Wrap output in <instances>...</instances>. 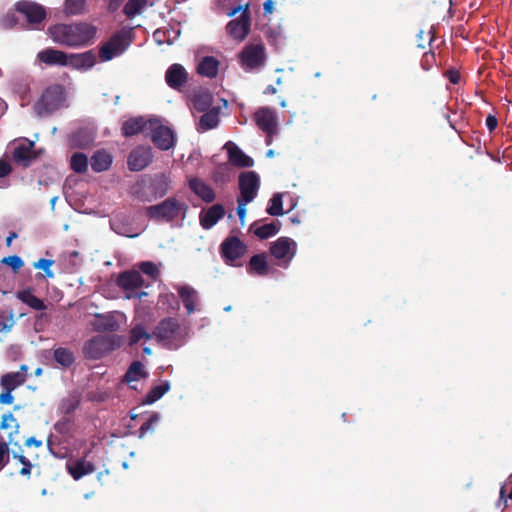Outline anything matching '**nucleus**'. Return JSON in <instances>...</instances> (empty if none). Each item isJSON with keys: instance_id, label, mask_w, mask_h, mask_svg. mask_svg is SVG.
Returning <instances> with one entry per match:
<instances>
[{"instance_id": "nucleus-21", "label": "nucleus", "mask_w": 512, "mask_h": 512, "mask_svg": "<svg viewBox=\"0 0 512 512\" xmlns=\"http://www.w3.org/2000/svg\"><path fill=\"white\" fill-rule=\"evenodd\" d=\"M225 215V209L221 204H214L207 210H203L199 215L201 226L208 230L211 229Z\"/></svg>"}, {"instance_id": "nucleus-39", "label": "nucleus", "mask_w": 512, "mask_h": 512, "mask_svg": "<svg viewBox=\"0 0 512 512\" xmlns=\"http://www.w3.org/2000/svg\"><path fill=\"white\" fill-rule=\"evenodd\" d=\"M157 119H145L144 117H130V135L151 130V123Z\"/></svg>"}, {"instance_id": "nucleus-51", "label": "nucleus", "mask_w": 512, "mask_h": 512, "mask_svg": "<svg viewBox=\"0 0 512 512\" xmlns=\"http://www.w3.org/2000/svg\"><path fill=\"white\" fill-rule=\"evenodd\" d=\"M150 334L146 332V330L141 326H135L130 329V345L138 342L141 339H150Z\"/></svg>"}, {"instance_id": "nucleus-44", "label": "nucleus", "mask_w": 512, "mask_h": 512, "mask_svg": "<svg viewBox=\"0 0 512 512\" xmlns=\"http://www.w3.org/2000/svg\"><path fill=\"white\" fill-rule=\"evenodd\" d=\"M267 213L271 216H280L283 215V202L282 195L277 193L274 194L270 199V204L266 209Z\"/></svg>"}, {"instance_id": "nucleus-40", "label": "nucleus", "mask_w": 512, "mask_h": 512, "mask_svg": "<svg viewBox=\"0 0 512 512\" xmlns=\"http://www.w3.org/2000/svg\"><path fill=\"white\" fill-rule=\"evenodd\" d=\"M231 169L228 163H222L215 167L212 179L217 184H225L230 180Z\"/></svg>"}, {"instance_id": "nucleus-38", "label": "nucleus", "mask_w": 512, "mask_h": 512, "mask_svg": "<svg viewBox=\"0 0 512 512\" xmlns=\"http://www.w3.org/2000/svg\"><path fill=\"white\" fill-rule=\"evenodd\" d=\"M54 359L62 367H70L75 360L73 352L68 348L59 347L54 350Z\"/></svg>"}, {"instance_id": "nucleus-27", "label": "nucleus", "mask_w": 512, "mask_h": 512, "mask_svg": "<svg viewBox=\"0 0 512 512\" xmlns=\"http://www.w3.org/2000/svg\"><path fill=\"white\" fill-rule=\"evenodd\" d=\"M95 133L92 129H79L70 137V145L72 147L85 148L93 143Z\"/></svg>"}, {"instance_id": "nucleus-42", "label": "nucleus", "mask_w": 512, "mask_h": 512, "mask_svg": "<svg viewBox=\"0 0 512 512\" xmlns=\"http://www.w3.org/2000/svg\"><path fill=\"white\" fill-rule=\"evenodd\" d=\"M212 102V96L208 92L196 94L193 98L195 109L201 112L206 111L211 106Z\"/></svg>"}, {"instance_id": "nucleus-52", "label": "nucleus", "mask_w": 512, "mask_h": 512, "mask_svg": "<svg viewBox=\"0 0 512 512\" xmlns=\"http://www.w3.org/2000/svg\"><path fill=\"white\" fill-rule=\"evenodd\" d=\"M16 23H17L16 13H15V11H12V10L8 11L1 19V25L6 29L12 28L13 26L16 25Z\"/></svg>"}, {"instance_id": "nucleus-57", "label": "nucleus", "mask_w": 512, "mask_h": 512, "mask_svg": "<svg viewBox=\"0 0 512 512\" xmlns=\"http://www.w3.org/2000/svg\"><path fill=\"white\" fill-rule=\"evenodd\" d=\"M485 123H486V126H487L488 130L490 132H493L497 128L498 120H497V118L494 115L489 114L486 117Z\"/></svg>"}, {"instance_id": "nucleus-30", "label": "nucleus", "mask_w": 512, "mask_h": 512, "mask_svg": "<svg viewBox=\"0 0 512 512\" xmlns=\"http://www.w3.org/2000/svg\"><path fill=\"white\" fill-rule=\"evenodd\" d=\"M258 222H254L250 226V231L261 240L268 239L274 235H276L280 230V223H267L261 226H257Z\"/></svg>"}, {"instance_id": "nucleus-53", "label": "nucleus", "mask_w": 512, "mask_h": 512, "mask_svg": "<svg viewBox=\"0 0 512 512\" xmlns=\"http://www.w3.org/2000/svg\"><path fill=\"white\" fill-rule=\"evenodd\" d=\"M9 461V447L7 443L0 441V470H2Z\"/></svg>"}, {"instance_id": "nucleus-31", "label": "nucleus", "mask_w": 512, "mask_h": 512, "mask_svg": "<svg viewBox=\"0 0 512 512\" xmlns=\"http://www.w3.org/2000/svg\"><path fill=\"white\" fill-rule=\"evenodd\" d=\"M247 271L249 274L267 275L268 264L266 255L264 253L253 255L248 263Z\"/></svg>"}, {"instance_id": "nucleus-15", "label": "nucleus", "mask_w": 512, "mask_h": 512, "mask_svg": "<svg viewBox=\"0 0 512 512\" xmlns=\"http://www.w3.org/2000/svg\"><path fill=\"white\" fill-rule=\"evenodd\" d=\"M96 63L97 55L89 50L82 53H67L65 67L85 72L92 69Z\"/></svg>"}, {"instance_id": "nucleus-50", "label": "nucleus", "mask_w": 512, "mask_h": 512, "mask_svg": "<svg viewBox=\"0 0 512 512\" xmlns=\"http://www.w3.org/2000/svg\"><path fill=\"white\" fill-rule=\"evenodd\" d=\"M1 262L3 264H6L7 266L11 267V269L15 273L18 272L24 266V261L18 255H11L8 257H4L1 260Z\"/></svg>"}, {"instance_id": "nucleus-24", "label": "nucleus", "mask_w": 512, "mask_h": 512, "mask_svg": "<svg viewBox=\"0 0 512 512\" xmlns=\"http://www.w3.org/2000/svg\"><path fill=\"white\" fill-rule=\"evenodd\" d=\"M27 366L22 365L19 371L10 372L1 377V386L3 390H14L22 385L26 380Z\"/></svg>"}, {"instance_id": "nucleus-13", "label": "nucleus", "mask_w": 512, "mask_h": 512, "mask_svg": "<svg viewBox=\"0 0 512 512\" xmlns=\"http://www.w3.org/2000/svg\"><path fill=\"white\" fill-rule=\"evenodd\" d=\"M260 187V179L255 171L242 172L239 175L240 197L246 202H251L257 196Z\"/></svg>"}, {"instance_id": "nucleus-7", "label": "nucleus", "mask_w": 512, "mask_h": 512, "mask_svg": "<svg viewBox=\"0 0 512 512\" xmlns=\"http://www.w3.org/2000/svg\"><path fill=\"white\" fill-rule=\"evenodd\" d=\"M128 42V31L123 28L110 37L108 41L100 45L99 58L107 62L124 53Z\"/></svg>"}, {"instance_id": "nucleus-64", "label": "nucleus", "mask_w": 512, "mask_h": 512, "mask_svg": "<svg viewBox=\"0 0 512 512\" xmlns=\"http://www.w3.org/2000/svg\"><path fill=\"white\" fill-rule=\"evenodd\" d=\"M263 8H264L265 13H272L273 8H274L273 1L272 0L265 1L263 4Z\"/></svg>"}, {"instance_id": "nucleus-12", "label": "nucleus", "mask_w": 512, "mask_h": 512, "mask_svg": "<svg viewBox=\"0 0 512 512\" xmlns=\"http://www.w3.org/2000/svg\"><path fill=\"white\" fill-rule=\"evenodd\" d=\"M153 161L154 152L149 144H140L130 150V171H142Z\"/></svg>"}, {"instance_id": "nucleus-3", "label": "nucleus", "mask_w": 512, "mask_h": 512, "mask_svg": "<svg viewBox=\"0 0 512 512\" xmlns=\"http://www.w3.org/2000/svg\"><path fill=\"white\" fill-rule=\"evenodd\" d=\"M188 206L177 200L175 197H169L159 204L151 205L145 208V215L157 222H171L185 213Z\"/></svg>"}, {"instance_id": "nucleus-5", "label": "nucleus", "mask_w": 512, "mask_h": 512, "mask_svg": "<svg viewBox=\"0 0 512 512\" xmlns=\"http://www.w3.org/2000/svg\"><path fill=\"white\" fill-rule=\"evenodd\" d=\"M238 12H241L239 18L233 19L228 22L226 26L227 33L237 41H243L250 32L251 17L249 6H237L228 12V16H234Z\"/></svg>"}, {"instance_id": "nucleus-26", "label": "nucleus", "mask_w": 512, "mask_h": 512, "mask_svg": "<svg viewBox=\"0 0 512 512\" xmlns=\"http://www.w3.org/2000/svg\"><path fill=\"white\" fill-rule=\"evenodd\" d=\"M219 61L213 56L203 57L197 65L196 72L203 77L213 79L219 70Z\"/></svg>"}, {"instance_id": "nucleus-19", "label": "nucleus", "mask_w": 512, "mask_h": 512, "mask_svg": "<svg viewBox=\"0 0 512 512\" xmlns=\"http://www.w3.org/2000/svg\"><path fill=\"white\" fill-rule=\"evenodd\" d=\"M257 126L265 133L276 134L277 117L270 108L263 107L256 111L254 115Z\"/></svg>"}, {"instance_id": "nucleus-1", "label": "nucleus", "mask_w": 512, "mask_h": 512, "mask_svg": "<svg viewBox=\"0 0 512 512\" xmlns=\"http://www.w3.org/2000/svg\"><path fill=\"white\" fill-rule=\"evenodd\" d=\"M96 34L97 27L84 21L58 23L47 29V35L55 44L68 48L86 47L94 41Z\"/></svg>"}, {"instance_id": "nucleus-47", "label": "nucleus", "mask_w": 512, "mask_h": 512, "mask_svg": "<svg viewBox=\"0 0 512 512\" xmlns=\"http://www.w3.org/2000/svg\"><path fill=\"white\" fill-rule=\"evenodd\" d=\"M152 2L149 0H130V20L138 14H141L144 9Z\"/></svg>"}, {"instance_id": "nucleus-22", "label": "nucleus", "mask_w": 512, "mask_h": 512, "mask_svg": "<svg viewBox=\"0 0 512 512\" xmlns=\"http://www.w3.org/2000/svg\"><path fill=\"white\" fill-rule=\"evenodd\" d=\"M179 330V323L175 318H165L156 326L154 335L159 341L171 340Z\"/></svg>"}, {"instance_id": "nucleus-16", "label": "nucleus", "mask_w": 512, "mask_h": 512, "mask_svg": "<svg viewBox=\"0 0 512 512\" xmlns=\"http://www.w3.org/2000/svg\"><path fill=\"white\" fill-rule=\"evenodd\" d=\"M189 74L183 65L174 63L165 73L166 84L173 90L181 91L187 84Z\"/></svg>"}, {"instance_id": "nucleus-59", "label": "nucleus", "mask_w": 512, "mask_h": 512, "mask_svg": "<svg viewBox=\"0 0 512 512\" xmlns=\"http://www.w3.org/2000/svg\"><path fill=\"white\" fill-rule=\"evenodd\" d=\"M118 285L122 287L125 291L128 290V272L124 271L118 277Z\"/></svg>"}, {"instance_id": "nucleus-11", "label": "nucleus", "mask_w": 512, "mask_h": 512, "mask_svg": "<svg viewBox=\"0 0 512 512\" xmlns=\"http://www.w3.org/2000/svg\"><path fill=\"white\" fill-rule=\"evenodd\" d=\"M16 11L23 15L33 29H39V24L45 19L46 12L43 6L30 1H20L15 5Z\"/></svg>"}, {"instance_id": "nucleus-48", "label": "nucleus", "mask_w": 512, "mask_h": 512, "mask_svg": "<svg viewBox=\"0 0 512 512\" xmlns=\"http://www.w3.org/2000/svg\"><path fill=\"white\" fill-rule=\"evenodd\" d=\"M158 420H159L158 413H155V412L152 413L149 416V418L139 428V430H138V437L139 438H143L147 432L152 431L153 430V428H152L153 424L158 422Z\"/></svg>"}, {"instance_id": "nucleus-41", "label": "nucleus", "mask_w": 512, "mask_h": 512, "mask_svg": "<svg viewBox=\"0 0 512 512\" xmlns=\"http://www.w3.org/2000/svg\"><path fill=\"white\" fill-rule=\"evenodd\" d=\"M139 273L145 274L151 281H156L160 276V271L155 263L143 261L135 265Z\"/></svg>"}, {"instance_id": "nucleus-18", "label": "nucleus", "mask_w": 512, "mask_h": 512, "mask_svg": "<svg viewBox=\"0 0 512 512\" xmlns=\"http://www.w3.org/2000/svg\"><path fill=\"white\" fill-rule=\"evenodd\" d=\"M296 243L288 237H280L270 246V253L276 259L290 261L295 254Z\"/></svg>"}, {"instance_id": "nucleus-55", "label": "nucleus", "mask_w": 512, "mask_h": 512, "mask_svg": "<svg viewBox=\"0 0 512 512\" xmlns=\"http://www.w3.org/2000/svg\"><path fill=\"white\" fill-rule=\"evenodd\" d=\"M444 77L447 78L452 84H458L460 81V73L455 68H450L444 72Z\"/></svg>"}, {"instance_id": "nucleus-63", "label": "nucleus", "mask_w": 512, "mask_h": 512, "mask_svg": "<svg viewBox=\"0 0 512 512\" xmlns=\"http://www.w3.org/2000/svg\"><path fill=\"white\" fill-rule=\"evenodd\" d=\"M25 445L27 447H40L42 445V442L40 440H37L35 437H30L26 440Z\"/></svg>"}, {"instance_id": "nucleus-25", "label": "nucleus", "mask_w": 512, "mask_h": 512, "mask_svg": "<svg viewBox=\"0 0 512 512\" xmlns=\"http://www.w3.org/2000/svg\"><path fill=\"white\" fill-rule=\"evenodd\" d=\"M177 291L187 314L194 313L199 300L197 291L189 285L180 286Z\"/></svg>"}, {"instance_id": "nucleus-37", "label": "nucleus", "mask_w": 512, "mask_h": 512, "mask_svg": "<svg viewBox=\"0 0 512 512\" xmlns=\"http://www.w3.org/2000/svg\"><path fill=\"white\" fill-rule=\"evenodd\" d=\"M87 0H65L64 13L67 16L81 15L86 12Z\"/></svg>"}, {"instance_id": "nucleus-20", "label": "nucleus", "mask_w": 512, "mask_h": 512, "mask_svg": "<svg viewBox=\"0 0 512 512\" xmlns=\"http://www.w3.org/2000/svg\"><path fill=\"white\" fill-rule=\"evenodd\" d=\"M224 147L227 150L229 162L234 166L240 168L253 166V159L246 155L235 143L229 141Z\"/></svg>"}, {"instance_id": "nucleus-17", "label": "nucleus", "mask_w": 512, "mask_h": 512, "mask_svg": "<svg viewBox=\"0 0 512 512\" xmlns=\"http://www.w3.org/2000/svg\"><path fill=\"white\" fill-rule=\"evenodd\" d=\"M67 52L47 47L36 54L35 64H44L46 66L65 67Z\"/></svg>"}, {"instance_id": "nucleus-49", "label": "nucleus", "mask_w": 512, "mask_h": 512, "mask_svg": "<svg viewBox=\"0 0 512 512\" xmlns=\"http://www.w3.org/2000/svg\"><path fill=\"white\" fill-rule=\"evenodd\" d=\"M0 429H14L15 433L18 432L19 425L12 413H6L2 415Z\"/></svg>"}, {"instance_id": "nucleus-10", "label": "nucleus", "mask_w": 512, "mask_h": 512, "mask_svg": "<svg viewBox=\"0 0 512 512\" xmlns=\"http://www.w3.org/2000/svg\"><path fill=\"white\" fill-rule=\"evenodd\" d=\"M247 251L246 244L237 236L227 237L220 245V254L226 264L236 266V261Z\"/></svg>"}, {"instance_id": "nucleus-33", "label": "nucleus", "mask_w": 512, "mask_h": 512, "mask_svg": "<svg viewBox=\"0 0 512 512\" xmlns=\"http://www.w3.org/2000/svg\"><path fill=\"white\" fill-rule=\"evenodd\" d=\"M67 468L69 473L75 480H78L81 477L90 474L94 471V466L84 459L77 460L74 463L68 464Z\"/></svg>"}, {"instance_id": "nucleus-56", "label": "nucleus", "mask_w": 512, "mask_h": 512, "mask_svg": "<svg viewBox=\"0 0 512 512\" xmlns=\"http://www.w3.org/2000/svg\"><path fill=\"white\" fill-rule=\"evenodd\" d=\"M249 202H246L244 199L238 198L237 199V215L240 219V221L243 223L245 215H246V205Z\"/></svg>"}, {"instance_id": "nucleus-8", "label": "nucleus", "mask_w": 512, "mask_h": 512, "mask_svg": "<svg viewBox=\"0 0 512 512\" xmlns=\"http://www.w3.org/2000/svg\"><path fill=\"white\" fill-rule=\"evenodd\" d=\"M150 138L154 145L162 151L170 150L176 144V136L173 130L162 125L158 119L151 123Z\"/></svg>"}, {"instance_id": "nucleus-32", "label": "nucleus", "mask_w": 512, "mask_h": 512, "mask_svg": "<svg viewBox=\"0 0 512 512\" xmlns=\"http://www.w3.org/2000/svg\"><path fill=\"white\" fill-rule=\"evenodd\" d=\"M144 285V279L137 269H130V299H141L148 296L145 291L138 292L137 288Z\"/></svg>"}, {"instance_id": "nucleus-23", "label": "nucleus", "mask_w": 512, "mask_h": 512, "mask_svg": "<svg viewBox=\"0 0 512 512\" xmlns=\"http://www.w3.org/2000/svg\"><path fill=\"white\" fill-rule=\"evenodd\" d=\"M189 188L195 195L206 203H211L216 198L213 188L198 177H194L189 180Z\"/></svg>"}, {"instance_id": "nucleus-6", "label": "nucleus", "mask_w": 512, "mask_h": 512, "mask_svg": "<svg viewBox=\"0 0 512 512\" xmlns=\"http://www.w3.org/2000/svg\"><path fill=\"white\" fill-rule=\"evenodd\" d=\"M266 51L262 43L248 44L239 54V62L241 67L247 71L259 70L265 65Z\"/></svg>"}, {"instance_id": "nucleus-54", "label": "nucleus", "mask_w": 512, "mask_h": 512, "mask_svg": "<svg viewBox=\"0 0 512 512\" xmlns=\"http://www.w3.org/2000/svg\"><path fill=\"white\" fill-rule=\"evenodd\" d=\"M111 228L120 235L127 236L128 233V226L124 223H121L118 218H114L110 222Z\"/></svg>"}, {"instance_id": "nucleus-58", "label": "nucleus", "mask_w": 512, "mask_h": 512, "mask_svg": "<svg viewBox=\"0 0 512 512\" xmlns=\"http://www.w3.org/2000/svg\"><path fill=\"white\" fill-rule=\"evenodd\" d=\"M13 400L12 390H4V392L0 394V403L2 404H11Z\"/></svg>"}, {"instance_id": "nucleus-14", "label": "nucleus", "mask_w": 512, "mask_h": 512, "mask_svg": "<svg viewBox=\"0 0 512 512\" xmlns=\"http://www.w3.org/2000/svg\"><path fill=\"white\" fill-rule=\"evenodd\" d=\"M113 348V340L108 336H95L88 340L84 347L83 352L87 358L99 359Z\"/></svg>"}, {"instance_id": "nucleus-60", "label": "nucleus", "mask_w": 512, "mask_h": 512, "mask_svg": "<svg viewBox=\"0 0 512 512\" xmlns=\"http://www.w3.org/2000/svg\"><path fill=\"white\" fill-rule=\"evenodd\" d=\"M11 172V165L6 161H0V177H5Z\"/></svg>"}, {"instance_id": "nucleus-61", "label": "nucleus", "mask_w": 512, "mask_h": 512, "mask_svg": "<svg viewBox=\"0 0 512 512\" xmlns=\"http://www.w3.org/2000/svg\"><path fill=\"white\" fill-rule=\"evenodd\" d=\"M20 461L24 464V467L20 470L21 475H29L31 471V464L26 460L24 456H20Z\"/></svg>"}, {"instance_id": "nucleus-45", "label": "nucleus", "mask_w": 512, "mask_h": 512, "mask_svg": "<svg viewBox=\"0 0 512 512\" xmlns=\"http://www.w3.org/2000/svg\"><path fill=\"white\" fill-rule=\"evenodd\" d=\"M148 373L144 369V365L140 361L130 363V383L141 378H146Z\"/></svg>"}, {"instance_id": "nucleus-9", "label": "nucleus", "mask_w": 512, "mask_h": 512, "mask_svg": "<svg viewBox=\"0 0 512 512\" xmlns=\"http://www.w3.org/2000/svg\"><path fill=\"white\" fill-rule=\"evenodd\" d=\"M34 145L35 142L27 138H19L12 141L10 146L13 149V160L21 166L28 167L37 158Z\"/></svg>"}, {"instance_id": "nucleus-28", "label": "nucleus", "mask_w": 512, "mask_h": 512, "mask_svg": "<svg viewBox=\"0 0 512 512\" xmlns=\"http://www.w3.org/2000/svg\"><path fill=\"white\" fill-rule=\"evenodd\" d=\"M89 325L97 331L116 330L118 329V322L115 315H96V317L89 323Z\"/></svg>"}, {"instance_id": "nucleus-62", "label": "nucleus", "mask_w": 512, "mask_h": 512, "mask_svg": "<svg viewBox=\"0 0 512 512\" xmlns=\"http://www.w3.org/2000/svg\"><path fill=\"white\" fill-rule=\"evenodd\" d=\"M124 0H110L108 9L110 12H115L119 9Z\"/></svg>"}, {"instance_id": "nucleus-35", "label": "nucleus", "mask_w": 512, "mask_h": 512, "mask_svg": "<svg viewBox=\"0 0 512 512\" xmlns=\"http://www.w3.org/2000/svg\"><path fill=\"white\" fill-rule=\"evenodd\" d=\"M17 298L35 310L42 311L46 309L44 302L33 295L29 289L19 291L17 293Z\"/></svg>"}, {"instance_id": "nucleus-2", "label": "nucleus", "mask_w": 512, "mask_h": 512, "mask_svg": "<svg viewBox=\"0 0 512 512\" xmlns=\"http://www.w3.org/2000/svg\"><path fill=\"white\" fill-rule=\"evenodd\" d=\"M169 190V179L164 173L154 175H142L132 186L133 193L142 200H150L153 198H161L167 194Z\"/></svg>"}, {"instance_id": "nucleus-29", "label": "nucleus", "mask_w": 512, "mask_h": 512, "mask_svg": "<svg viewBox=\"0 0 512 512\" xmlns=\"http://www.w3.org/2000/svg\"><path fill=\"white\" fill-rule=\"evenodd\" d=\"M219 124V112L217 108H212L205 112L199 119L197 124L198 132H205L216 128Z\"/></svg>"}, {"instance_id": "nucleus-4", "label": "nucleus", "mask_w": 512, "mask_h": 512, "mask_svg": "<svg viewBox=\"0 0 512 512\" xmlns=\"http://www.w3.org/2000/svg\"><path fill=\"white\" fill-rule=\"evenodd\" d=\"M68 106L67 93L61 85H52L42 94L40 100L35 104L34 109L38 115L52 113L58 109Z\"/></svg>"}, {"instance_id": "nucleus-43", "label": "nucleus", "mask_w": 512, "mask_h": 512, "mask_svg": "<svg viewBox=\"0 0 512 512\" xmlns=\"http://www.w3.org/2000/svg\"><path fill=\"white\" fill-rule=\"evenodd\" d=\"M71 168L77 173H83L87 170L88 159L83 153H75L70 160Z\"/></svg>"}, {"instance_id": "nucleus-46", "label": "nucleus", "mask_w": 512, "mask_h": 512, "mask_svg": "<svg viewBox=\"0 0 512 512\" xmlns=\"http://www.w3.org/2000/svg\"><path fill=\"white\" fill-rule=\"evenodd\" d=\"M53 264V260L41 258L38 261L34 262L33 267L35 269L43 270L44 276L46 278H54V273L51 269Z\"/></svg>"}, {"instance_id": "nucleus-36", "label": "nucleus", "mask_w": 512, "mask_h": 512, "mask_svg": "<svg viewBox=\"0 0 512 512\" xmlns=\"http://www.w3.org/2000/svg\"><path fill=\"white\" fill-rule=\"evenodd\" d=\"M170 390V383L163 381L159 385L154 386L142 400L143 404H153L158 401L165 393Z\"/></svg>"}, {"instance_id": "nucleus-34", "label": "nucleus", "mask_w": 512, "mask_h": 512, "mask_svg": "<svg viewBox=\"0 0 512 512\" xmlns=\"http://www.w3.org/2000/svg\"><path fill=\"white\" fill-rule=\"evenodd\" d=\"M112 163V157L105 151L96 152L90 161L91 167L95 172L107 170Z\"/></svg>"}]
</instances>
